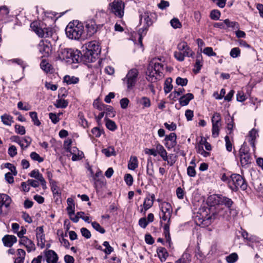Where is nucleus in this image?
<instances>
[{
    "mask_svg": "<svg viewBox=\"0 0 263 263\" xmlns=\"http://www.w3.org/2000/svg\"><path fill=\"white\" fill-rule=\"evenodd\" d=\"M84 26L77 21L70 22L65 29L67 36L70 39H83Z\"/></svg>",
    "mask_w": 263,
    "mask_h": 263,
    "instance_id": "nucleus-1",
    "label": "nucleus"
},
{
    "mask_svg": "<svg viewBox=\"0 0 263 263\" xmlns=\"http://www.w3.org/2000/svg\"><path fill=\"white\" fill-rule=\"evenodd\" d=\"M81 55L79 50L72 48H61L58 51L59 59L69 63H78Z\"/></svg>",
    "mask_w": 263,
    "mask_h": 263,
    "instance_id": "nucleus-2",
    "label": "nucleus"
},
{
    "mask_svg": "<svg viewBox=\"0 0 263 263\" xmlns=\"http://www.w3.org/2000/svg\"><path fill=\"white\" fill-rule=\"evenodd\" d=\"M163 65L157 62L152 61L147 69L146 79L148 81L155 82L162 77Z\"/></svg>",
    "mask_w": 263,
    "mask_h": 263,
    "instance_id": "nucleus-3",
    "label": "nucleus"
},
{
    "mask_svg": "<svg viewBox=\"0 0 263 263\" xmlns=\"http://www.w3.org/2000/svg\"><path fill=\"white\" fill-rule=\"evenodd\" d=\"M83 56L88 62H92L95 59V56L98 55L101 52V48L98 43L96 41H92L86 44L84 46Z\"/></svg>",
    "mask_w": 263,
    "mask_h": 263,
    "instance_id": "nucleus-4",
    "label": "nucleus"
},
{
    "mask_svg": "<svg viewBox=\"0 0 263 263\" xmlns=\"http://www.w3.org/2000/svg\"><path fill=\"white\" fill-rule=\"evenodd\" d=\"M229 184L230 187L234 191H236L239 188L244 191L247 188V184L245 180L238 174H232L229 180Z\"/></svg>",
    "mask_w": 263,
    "mask_h": 263,
    "instance_id": "nucleus-5",
    "label": "nucleus"
},
{
    "mask_svg": "<svg viewBox=\"0 0 263 263\" xmlns=\"http://www.w3.org/2000/svg\"><path fill=\"white\" fill-rule=\"evenodd\" d=\"M138 76L139 71L136 68L131 69L128 71L126 77L123 79L128 90H131L135 86Z\"/></svg>",
    "mask_w": 263,
    "mask_h": 263,
    "instance_id": "nucleus-6",
    "label": "nucleus"
},
{
    "mask_svg": "<svg viewBox=\"0 0 263 263\" xmlns=\"http://www.w3.org/2000/svg\"><path fill=\"white\" fill-rule=\"evenodd\" d=\"M30 28L40 37H47L51 36L52 33L50 28L41 26L40 24L37 22L31 23Z\"/></svg>",
    "mask_w": 263,
    "mask_h": 263,
    "instance_id": "nucleus-7",
    "label": "nucleus"
},
{
    "mask_svg": "<svg viewBox=\"0 0 263 263\" xmlns=\"http://www.w3.org/2000/svg\"><path fill=\"white\" fill-rule=\"evenodd\" d=\"M110 12L119 18L124 15V4L121 0H115L109 4Z\"/></svg>",
    "mask_w": 263,
    "mask_h": 263,
    "instance_id": "nucleus-8",
    "label": "nucleus"
},
{
    "mask_svg": "<svg viewBox=\"0 0 263 263\" xmlns=\"http://www.w3.org/2000/svg\"><path fill=\"white\" fill-rule=\"evenodd\" d=\"M97 30L96 22L92 20H88L85 22V29L83 31V40L92 36Z\"/></svg>",
    "mask_w": 263,
    "mask_h": 263,
    "instance_id": "nucleus-9",
    "label": "nucleus"
},
{
    "mask_svg": "<svg viewBox=\"0 0 263 263\" xmlns=\"http://www.w3.org/2000/svg\"><path fill=\"white\" fill-rule=\"evenodd\" d=\"M239 157L241 164L242 166H245L247 164L251 163V158L249 150L246 146L242 145L239 149Z\"/></svg>",
    "mask_w": 263,
    "mask_h": 263,
    "instance_id": "nucleus-10",
    "label": "nucleus"
},
{
    "mask_svg": "<svg viewBox=\"0 0 263 263\" xmlns=\"http://www.w3.org/2000/svg\"><path fill=\"white\" fill-rule=\"evenodd\" d=\"M38 48L43 57H48L51 53V45L47 41H41L38 45Z\"/></svg>",
    "mask_w": 263,
    "mask_h": 263,
    "instance_id": "nucleus-11",
    "label": "nucleus"
},
{
    "mask_svg": "<svg viewBox=\"0 0 263 263\" xmlns=\"http://www.w3.org/2000/svg\"><path fill=\"white\" fill-rule=\"evenodd\" d=\"M209 199H214V200H215V202L213 204H223L228 208H230L233 203V202L232 201L231 199L222 196H211L209 198Z\"/></svg>",
    "mask_w": 263,
    "mask_h": 263,
    "instance_id": "nucleus-12",
    "label": "nucleus"
},
{
    "mask_svg": "<svg viewBox=\"0 0 263 263\" xmlns=\"http://www.w3.org/2000/svg\"><path fill=\"white\" fill-rule=\"evenodd\" d=\"M177 136L174 133H171L169 135L166 136L164 139L165 141V145L168 149L174 147L177 144Z\"/></svg>",
    "mask_w": 263,
    "mask_h": 263,
    "instance_id": "nucleus-13",
    "label": "nucleus"
},
{
    "mask_svg": "<svg viewBox=\"0 0 263 263\" xmlns=\"http://www.w3.org/2000/svg\"><path fill=\"white\" fill-rule=\"evenodd\" d=\"M36 236L37 246H40L41 248H43L45 246V238L43 227H39L36 228Z\"/></svg>",
    "mask_w": 263,
    "mask_h": 263,
    "instance_id": "nucleus-14",
    "label": "nucleus"
},
{
    "mask_svg": "<svg viewBox=\"0 0 263 263\" xmlns=\"http://www.w3.org/2000/svg\"><path fill=\"white\" fill-rule=\"evenodd\" d=\"M11 202L10 197L5 194H0V215L3 214V208H8Z\"/></svg>",
    "mask_w": 263,
    "mask_h": 263,
    "instance_id": "nucleus-15",
    "label": "nucleus"
},
{
    "mask_svg": "<svg viewBox=\"0 0 263 263\" xmlns=\"http://www.w3.org/2000/svg\"><path fill=\"white\" fill-rule=\"evenodd\" d=\"M29 176L32 178H34L40 182L43 189L47 188L46 182L43 175L39 172L38 170H34L29 174Z\"/></svg>",
    "mask_w": 263,
    "mask_h": 263,
    "instance_id": "nucleus-16",
    "label": "nucleus"
},
{
    "mask_svg": "<svg viewBox=\"0 0 263 263\" xmlns=\"http://www.w3.org/2000/svg\"><path fill=\"white\" fill-rule=\"evenodd\" d=\"M45 256L47 263H57L59 259L57 254L51 250L46 251Z\"/></svg>",
    "mask_w": 263,
    "mask_h": 263,
    "instance_id": "nucleus-17",
    "label": "nucleus"
},
{
    "mask_svg": "<svg viewBox=\"0 0 263 263\" xmlns=\"http://www.w3.org/2000/svg\"><path fill=\"white\" fill-rule=\"evenodd\" d=\"M177 49L179 51L184 52L186 57H192L193 55V51L188 46L187 43L185 42H181L178 44Z\"/></svg>",
    "mask_w": 263,
    "mask_h": 263,
    "instance_id": "nucleus-18",
    "label": "nucleus"
},
{
    "mask_svg": "<svg viewBox=\"0 0 263 263\" xmlns=\"http://www.w3.org/2000/svg\"><path fill=\"white\" fill-rule=\"evenodd\" d=\"M20 243L24 245L26 248L28 252H30L35 250L34 243L27 237L22 238L20 241Z\"/></svg>",
    "mask_w": 263,
    "mask_h": 263,
    "instance_id": "nucleus-19",
    "label": "nucleus"
},
{
    "mask_svg": "<svg viewBox=\"0 0 263 263\" xmlns=\"http://www.w3.org/2000/svg\"><path fill=\"white\" fill-rule=\"evenodd\" d=\"M3 241L5 246L11 247L17 241V238L14 235H7L3 238Z\"/></svg>",
    "mask_w": 263,
    "mask_h": 263,
    "instance_id": "nucleus-20",
    "label": "nucleus"
},
{
    "mask_svg": "<svg viewBox=\"0 0 263 263\" xmlns=\"http://www.w3.org/2000/svg\"><path fill=\"white\" fill-rule=\"evenodd\" d=\"M194 98V95L192 93H189L183 96L179 99V102L181 106L187 105L190 101Z\"/></svg>",
    "mask_w": 263,
    "mask_h": 263,
    "instance_id": "nucleus-21",
    "label": "nucleus"
},
{
    "mask_svg": "<svg viewBox=\"0 0 263 263\" xmlns=\"http://www.w3.org/2000/svg\"><path fill=\"white\" fill-rule=\"evenodd\" d=\"M85 213L83 212H79L77 213V214L74 216V218H72V221L73 222H78L79 221V218L82 219L85 222L90 223V221L89 220V217L88 216H85Z\"/></svg>",
    "mask_w": 263,
    "mask_h": 263,
    "instance_id": "nucleus-22",
    "label": "nucleus"
},
{
    "mask_svg": "<svg viewBox=\"0 0 263 263\" xmlns=\"http://www.w3.org/2000/svg\"><path fill=\"white\" fill-rule=\"evenodd\" d=\"M140 21L141 22L142 21H144L146 28L148 27L153 24V22L149 17V13L148 12H145L141 15Z\"/></svg>",
    "mask_w": 263,
    "mask_h": 263,
    "instance_id": "nucleus-23",
    "label": "nucleus"
},
{
    "mask_svg": "<svg viewBox=\"0 0 263 263\" xmlns=\"http://www.w3.org/2000/svg\"><path fill=\"white\" fill-rule=\"evenodd\" d=\"M157 252L160 260L163 262L165 261L168 256V253L164 248L159 247L157 249Z\"/></svg>",
    "mask_w": 263,
    "mask_h": 263,
    "instance_id": "nucleus-24",
    "label": "nucleus"
},
{
    "mask_svg": "<svg viewBox=\"0 0 263 263\" xmlns=\"http://www.w3.org/2000/svg\"><path fill=\"white\" fill-rule=\"evenodd\" d=\"M159 206L161 211H163L172 215L173 209L170 203L166 202H163L160 204Z\"/></svg>",
    "mask_w": 263,
    "mask_h": 263,
    "instance_id": "nucleus-25",
    "label": "nucleus"
},
{
    "mask_svg": "<svg viewBox=\"0 0 263 263\" xmlns=\"http://www.w3.org/2000/svg\"><path fill=\"white\" fill-rule=\"evenodd\" d=\"M9 62H11L12 63H16V64H18V65H20L22 67V69H23V76L20 78V80L16 81L17 82H19L24 77V71L25 70V67H26V64L22 59H18V58L10 60L9 61Z\"/></svg>",
    "mask_w": 263,
    "mask_h": 263,
    "instance_id": "nucleus-26",
    "label": "nucleus"
},
{
    "mask_svg": "<svg viewBox=\"0 0 263 263\" xmlns=\"http://www.w3.org/2000/svg\"><path fill=\"white\" fill-rule=\"evenodd\" d=\"M1 118L3 124L7 126H11L14 122L13 117L6 114L1 116Z\"/></svg>",
    "mask_w": 263,
    "mask_h": 263,
    "instance_id": "nucleus-27",
    "label": "nucleus"
},
{
    "mask_svg": "<svg viewBox=\"0 0 263 263\" xmlns=\"http://www.w3.org/2000/svg\"><path fill=\"white\" fill-rule=\"evenodd\" d=\"M138 166L137 158L136 156H132L128 164V168L131 170H135Z\"/></svg>",
    "mask_w": 263,
    "mask_h": 263,
    "instance_id": "nucleus-28",
    "label": "nucleus"
},
{
    "mask_svg": "<svg viewBox=\"0 0 263 263\" xmlns=\"http://www.w3.org/2000/svg\"><path fill=\"white\" fill-rule=\"evenodd\" d=\"M249 136L251 138L250 141L251 146L254 148H255V139L256 138L258 135V132L255 128H253L249 133Z\"/></svg>",
    "mask_w": 263,
    "mask_h": 263,
    "instance_id": "nucleus-29",
    "label": "nucleus"
},
{
    "mask_svg": "<svg viewBox=\"0 0 263 263\" xmlns=\"http://www.w3.org/2000/svg\"><path fill=\"white\" fill-rule=\"evenodd\" d=\"M103 111H105V114H106V117H110L112 118L115 116V111L114 110V108L111 106H108L106 105L103 109Z\"/></svg>",
    "mask_w": 263,
    "mask_h": 263,
    "instance_id": "nucleus-30",
    "label": "nucleus"
},
{
    "mask_svg": "<svg viewBox=\"0 0 263 263\" xmlns=\"http://www.w3.org/2000/svg\"><path fill=\"white\" fill-rule=\"evenodd\" d=\"M79 78L74 76H65L64 78V81L67 84H77L79 82Z\"/></svg>",
    "mask_w": 263,
    "mask_h": 263,
    "instance_id": "nucleus-31",
    "label": "nucleus"
},
{
    "mask_svg": "<svg viewBox=\"0 0 263 263\" xmlns=\"http://www.w3.org/2000/svg\"><path fill=\"white\" fill-rule=\"evenodd\" d=\"M17 258L16 259L14 263H16V262L19 263L23 262L26 255L25 251L24 250L21 249H17Z\"/></svg>",
    "mask_w": 263,
    "mask_h": 263,
    "instance_id": "nucleus-32",
    "label": "nucleus"
},
{
    "mask_svg": "<svg viewBox=\"0 0 263 263\" xmlns=\"http://www.w3.org/2000/svg\"><path fill=\"white\" fill-rule=\"evenodd\" d=\"M164 235L166 239V241L168 243L171 244V238L170 233L169 224H165L164 226Z\"/></svg>",
    "mask_w": 263,
    "mask_h": 263,
    "instance_id": "nucleus-33",
    "label": "nucleus"
},
{
    "mask_svg": "<svg viewBox=\"0 0 263 263\" xmlns=\"http://www.w3.org/2000/svg\"><path fill=\"white\" fill-rule=\"evenodd\" d=\"M164 235L166 239V241L168 243L171 244V238L170 233L169 224H165L164 226Z\"/></svg>",
    "mask_w": 263,
    "mask_h": 263,
    "instance_id": "nucleus-34",
    "label": "nucleus"
},
{
    "mask_svg": "<svg viewBox=\"0 0 263 263\" xmlns=\"http://www.w3.org/2000/svg\"><path fill=\"white\" fill-rule=\"evenodd\" d=\"M41 68L46 73L50 72L52 69L51 64L45 60H43L40 64Z\"/></svg>",
    "mask_w": 263,
    "mask_h": 263,
    "instance_id": "nucleus-35",
    "label": "nucleus"
},
{
    "mask_svg": "<svg viewBox=\"0 0 263 263\" xmlns=\"http://www.w3.org/2000/svg\"><path fill=\"white\" fill-rule=\"evenodd\" d=\"M106 121V127L111 131H114L117 128V126L115 122L110 119L105 118Z\"/></svg>",
    "mask_w": 263,
    "mask_h": 263,
    "instance_id": "nucleus-36",
    "label": "nucleus"
},
{
    "mask_svg": "<svg viewBox=\"0 0 263 263\" xmlns=\"http://www.w3.org/2000/svg\"><path fill=\"white\" fill-rule=\"evenodd\" d=\"M102 152L106 157H110L116 155L115 148L112 146H109L106 148H104L102 150Z\"/></svg>",
    "mask_w": 263,
    "mask_h": 263,
    "instance_id": "nucleus-37",
    "label": "nucleus"
},
{
    "mask_svg": "<svg viewBox=\"0 0 263 263\" xmlns=\"http://www.w3.org/2000/svg\"><path fill=\"white\" fill-rule=\"evenodd\" d=\"M172 215H170L168 213H166L163 211H161L159 214V217L160 219H162L164 221H167V223L166 224H169V226L171 224V217Z\"/></svg>",
    "mask_w": 263,
    "mask_h": 263,
    "instance_id": "nucleus-38",
    "label": "nucleus"
},
{
    "mask_svg": "<svg viewBox=\"0 0 263 263\" xmlns=\"http://www.w3.org/2000/svg\"><path fill=\"white\" fill-rule=\"evenodd\" d=\"M220 126V122L212 123V135L214 137H218Z\"/></svg>",
    "mask_w": 263,
    "mask_h": 263,
    "instance_id": "nucleus-39",
    "label": "nucleus"
},
{
    "mask_svg": "<svg viewBox=\"0 0 263 263\" xmlns=\"http://www.w3.org/2000/svg\"><path fill=\"white\" fill-rule=\"evenodd\" d=\"M224 24L227 27L232 28L233 29H238L239 28V25L236 22H231L229 19H226L224 20Z\"/></svg>",
    "mask_w": 263,
    "mask_h": 263,
    "instance_id": "nucleus-40",
    "label": "nucleus"
},
{
    "mask_svg": "<svg viewBox=\"0 0 263 263\" xmlns=\"http://www.w3.org/2000/svg\"><path fill=\"white\" fill-rule=\"evenodd\" d=\"M238 258V255L236 253H233L226 257V260L228 263H234Z\"/></svg>",
    "mask_w": 263,
    "mask_h": 263,
    "instance_id": "nucleus-41",
    "label": "nucleus"
},
{
    "mask_svg": "<svg viewBox=\"0 0 263 263\" xmlns=\"http://www.w3.org/2000/svg\"><path fill=\"white\" fill-rule=\"evenodd\" d=\"M68 102L64 99H58L56 101L55 105L58 108H66L68 105Z\"/></svg>",
    "mask_w": 263,
    "mask_h": 263,
    "instance_id": "nucleus-42",
    "label": "nucleus"
},
{
    "mask_svg": "<svg viewBox=\"0 0 263 263\" xmlns=\"http://www.w3.org/2000/svg\"><path fill=\"white\" fill-rule=\"evenodd\" d=\"M153 204L152 200H149V197H146L143 202L144 213L152 206Z\"/></svg>",
    "mask_w": 263,
    "mask_h": 263,
    "instance_id": "nucleus-43",
    "label": "nucleus"
},
{
    "mask_svg": "<svg viewBox=\"0 0 263 263\" xmlns=\"http://www.w3.org/2000/svg\"><path fill=\"white\" fill-rule=\"evenodd\" d=\"M91 226L92 228L97 231L100 232L101 234H104L105 232V229L102 227L99 223L96 221L91 222Z\"/></svg>",
    "mask_w": 263,
    "mask_h": 263,
    "instance_id": "nucleus-44",
    "label": "nucleus"
},
{
    "mask_svg": "<svg viewBox=\"0 0 263 263\" xmlns=\"http://www.w3.org/2000/svg\"><path fill=\"white\" fill-rule=\"evenodd\" d=\"M30 116L34 124L36 126H40L41 122L38 119L37 113L35 111L30 112Z\"/></svg>",
    "mask_w": 263,
    "mask_h": 263,
    "instance_id": "nucleus-45",
    "label": "nucleus"
},
{
    "mask_svg": "<svg viewBox=\"0 0 263 263\" xmlns=\"http://www.w3.org/2000/svg\"><path fill=\"white\" fill-rule=\"evenodd\" d=\"M140 102L144 108L149 107L151 105L149 99L146 97H143Z\"/></svg>",
    "mask_w": 263,
    "mask_h": 263,
    "instance_id": "nucleus-46",
    "label": "nucleus"
},
{
    "mask_svg": "<svg viewBox=\"0 0 263 263\" xmlns=\"http://www.w3.org/2000/svg\"><path fill=\"white\" fill-rule=\"evenodd\" d=\"M171 79L166 80L165 82V86L164 87V92L166 93H167L170 92L172 90V89L173 88V86L171 84Z\"/></svg>",
    "mask_w": 263,
    "mask_h": 263,
    "instance_id": "nucleus-47",
    "label": "nucleus"
},
{
    "mask_svg": "<svg viewBox=\"0 0 263 263\" xmlns=\"http://www.w3.org/2000/svg\"><path fill=\"white\" fill-rule=\"evenodd\" d=\"M170 23L172 27L175 29L180 28L181 27V24L179 20L177 18H174L171 20Z\"/></svg>",
    "mask_w": 263,
    "mask_h": 263,
    "instance_id": "nucleus-48",
    "label": "nucleus"
},
{
    "mask_svg": "<svg viewBox=\"0 0 263 263\" xmlns=\"http://www.w3.org/2000/svg\"><path fill=\"white\" fill-rule=\"evenodd\" d=\"M240 54V50L238 47H235L231 49L230 55L233 58L238 57Z\"/></svg>",
    "mask_w": 263,
    "mask_h": 263,
    "instance_id": "nucleus-49",
    "label": "nucleus"
},
{
    "mask_svg": "<svg viewBox=\"0 0 263 263\" xmlns=\"http://www.w3.org/2000/svg\"><path fill=\"white\" fill-rule=\"evenodd\" d=\"M103 245L106 248V249L103 250L105 254L108 255L114 251L113 248L109 245V243L108 241H104L103 243Z\"/></svg>",
    "mask_w": 263,
    "mask_h": 263,
    "instance_id": "nucleus-50",
    "label": "nucleus"
},
{
    "mask_svg": "<svg viewBox=\"0 0 263 263\" xmlns=\"http://www.w3.org/2000/svg\"><path fill=\"white\" fill-rule=\"evenodd\" d=\"M203 53L209 57L216 56V53L213 51L212 47H206L203 50Z\"/></svg>",
    "mask_w": 263,
    "mask_h": 263,
    "instance_id": "nucleus-51",
    "label": "nucleus"
},
{
    "mask_svg": "<svg viewBox=\"0 0 263 263\" xmlns=\"http://www.w3.org/2000/svg\"><path fill=\"white\" fill-rule=\"evenodd\" d=\"M220 16V12L217 10H213L210 13V17L213 20H219Z\"/></svg>",
    "mask_w": 263,
    "mask_h": 263,
    "instance_id": "nucleus-52",
    "label": "nucleus"
},
{
    "mask_svg": "<svg viewBox=\"0 0 263 263\" xmlns=\"http://www.w3.org/2000/svg\"><path fill=\"white\" fill-rule=\"evenodd\" d=\"M187 79L186 78H182L181 77H177L176 80V84L178 85H181V86H184L187 85Z\"/></svg>",
    "mask_w": 263,
    "mask_h": 263,
    "instance_id": "nucleus-53",
    "label": "nucleus"
},
{
    "mask_svg": "<svg viewBox=\"0 0 263 263\" xmlns=\"http://www.w3.org/2000/svg\"><path fill=\"white\" fill-rule=\"evenodd\" d=\"M30 157L34 161H37L39 162H42L44 160V159L41 157L36 152H32L30 154Z\"/></svg>",
    "mask_w": 263,
    "mask_h": 263,
    "instance_id": "nucleus-54",
    "label": "nucleus"
},
{
    "mask_svg": "<svg viewBox=\"0 0 263 263\" xmlns=\"http://www.w3.org/2000/svg\"><path fill=\"white\" fill-rule=\"evenodd\" d=\"M187 174L191 177H195L196 175V172L194 166H189L187 168Z\"/></svg>",
    "mask_w": 263,
    "mask_h": 263,
    "instance_id": "nucleus-55",
    "label": "nucleus"
},
{
    "mask_svg": "<svg viewBox=\"0 0 263 263\" xmlns=\"http://www.w3.org/2000/svg\"><path fill=\"white\" fill-rule=\"evenodd\" d=\"M15 129L16 133L21 135H24L26 133L25 128L23 126L16 124L15 126Z\"/></svg>",
    "mask_w": 263,
    "mask_h": 263,
    "instance_id": "nucleus-56",
    "label": "nucleus"
},
{
    "mask_svg": "<svg viewBox=\"0 0 263 263\" xmlns=\"http://www.w3.org/2000/svg\"><path fill=\"white\" fill-rule=\"evenodd\" d=\"M174 57L178 61H183L184 59V57L186 56L184 55V52L175 51L174 52Z\"/></svg>",
    "mask_w": 263,
    "mask_h": 263,
    "instance_id": "nucleus-57",
    "label": "nucleus"
},
{
    "mask_svg": "<svg viewBox=\"0 0 263 263\" xmlns=\"http://www.w3.org/2000/svg\"><path fill=\"white\" fill-rule=\"evenodd\" d=\"M84 157V154L83 152H78V153H76L72 155L71 160L73 161H78L83 158Z\"/></svg>",
    "mask_w": 263,
    "mask_h": 263,
    "instance_id": "nucleus-58",
    "label": "nucleus"
},
{
    "mask_svg": "<svg viewBox=\"0 0 263 263\" xmlns=\"http://www.w3.org/2000/svg\"><path fill=\"white\" fill-rule=\"evenodd\" d=\"M8 154L11 157H13L17 154V149L14 145H11L8 149Z\"/></svg>",
    "mask_w": 263,
    "mask_h": 263,
    "instance_id": "nucleus-59",
    "label": "nucleus"
},
{
    "mask_svg": "<svg viewBox=\"0 0 263 263\" xmlns=\"http://www.w3.org/2000/svg\"><path fill=\"white\" fill-rule=\"evenodd\" d=\"M81 232L83 236L87 239H89L91 237L90 232L85 228H82L81 229Z\"/></svg>",
    "mask_w": 263,
    "mask_h": 263,
    "instance_id": "nucleus-60",
    "label": "nucleus"
},
{
    "mask_svg": "<svg viewBox=\"0 0 263 263\" xmlns=\"http://www.w3.org/2000/svg\"><path fill=\"white\" fill-rule=\"evenodd\" d=\"M51 190L53 195L59 196L61 195L60 190L59 187L55 183H53L51 186Z\"/></svg>",
    "mask_w": 263,
    "mask_h": 263,
    "instance_id": "nucleus-61",
    "label": "nucleus"
},
{
    "mask_svg": "<svg viewBox=\"0 0 263 263\" xmlns=\"http://www.w3.org/2000/svg\"><path fill=\"white\" fill-rule=\"evenodd\" d=\"M236 99L239 102H243L246 100V96L242 91H238L236 95Z\"/></svg>",
    "mask_w": 263,
    "mask_h": 263,
    "instance_id": "nucleus-62",
    "label": "nucleus"
},
{
    "mask_svg": "<svg viewBox=\"0 0 263 263\" xmlns=\"http://www.w3.org/2000/svg\"><path fill=\"white\" fill-rule=\"evenodd\" d=\"M125 181L126 184L128 186H131L133 183V178L132 176L129 174H126L124 177Z\"/></svg>",
    "mask_w": 263,
    "mask_h": 263,
    "instance_id": "nucleus-63",
    "label": "nucleus"
},
{
    "mask_svg": "<svg viewBox=\"0 0 263 263\" xmlns=\"http://www.w3.org/2000/svg\"><path fill=\"white\" fill-rule=\"evenodd\" d=\"M170 3L168 1H164V0H161L160 1V3L158 4V7L159 9L161 10H163L165 9L166 8L169 7Z\"/></svg>",
    "mask_w": 263,
    "mask_h": 263,
    "instance_id": "nucleus-64",
    "label": "nucleus"
}]
</instances>
